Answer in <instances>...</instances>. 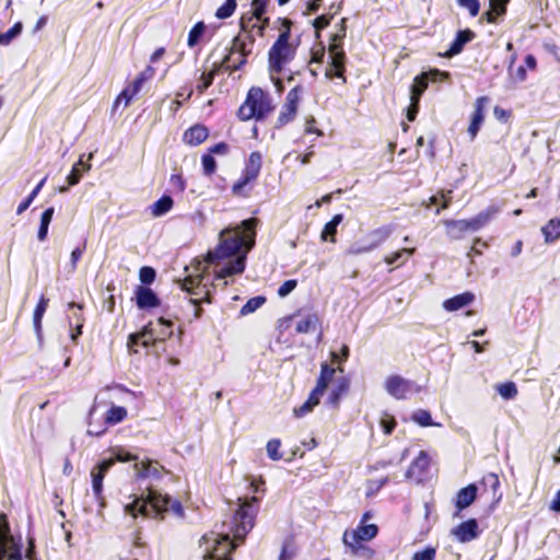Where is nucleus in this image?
Masks as SVG:
<instances>
[{
    "instance_id": "obj_1",
    "label": "nucleus",
    "mask_w": 560,
    "mask_h": 560,
    "mask_svg": "<svg viewBox=\"0 0 560 560\" xmlns=\"http://www.w3.org/2000/svg\"><path fill=\"white\" fill-rule=\"evenodd\" d=\"M238 508L222 523V532H210L199 539L205 547L202 560H233V552L254 528L259 500L256 497L238 499Z\"/></svg>"
},
{
    "instance_id": "obj_2",
    "label": "nucleus",
    "mask_w": 560,
    "mask_h": 560,
    "mask_svg": "<svg viewBox=\"0 0 560 560\" xmlns=\"http://www.w3.org/2000/svg\"><path fill=\"white\" fill-rule=\"evenodd\" d=\"M259 224L257 218L243 220L234 229H225L220 233V242L218 246L210 250L207 259L210 262L229 258L236 255L242 248L243 254H247L256 243V229Z\"/></svg>"
},
{
    "instance_id": "obj_3",
    "label": "nucleus",
    "mask_w": 560,
    "mask_h": 560,
    "mask_svg": "<svg viewBox=\"0 0 560 560\" xmlns=\"http://www.w3.org/2000/svg\"><path fill=\"white\" fill-rule=\"evenodd\" d=\"M125 511L133 518L139 515L144 518L164 520L168 513L178 517L184 516V509L178 500L167 494L149 489L148 493L136 497L131 503L126 504Z\"/></svg>"
},
{
    "instance_id": "obj_4",
    "label": "nucleus",
    "mask_w": 560,
    "mask_h": 560,
    "mask_svg": "<svg viewBox=\"0 0 560 560\" xmlns=\"http://www.w3.org/2000/svg\"><path fill=\"white\" fill-rule=\"evenodd\" d=\"M378 534L376 524H359L355 528L346 529L342 534V542L350 555L365 560H372L375 550L365 542L374 539Z\"/></svg>"
},
{
    "instance_id": "obj_5",
    "label": "nucleus",
    "mask_w": 560,
    "mask_h": 560,
    "mask_svg": "<svg viewBox=\"0 0 560 560\" xmlns=\"http://www.w3.org/2000/svg\"><path fill=\"white\" fill-rule=\"evenodd\" d=\"M275 109L269 93L261 88L253 86L248 90L245 101L237 110V117L242 121L250 119L264 120Z\"/></svg>"
},
{
    "instance_id": "obj_6",
    "label": "nucleus",
    "mask_w": 560,
    "mask_h": 560,
    "mask_svg": "<svg viewBox=\"0 0 560 560\" xmlns=\"http://www.w3.org/2000/svg\"><path fill=\"white\" fill-rule=\"evenodd\" d=\"M301 45V37H277L268 50L269 73L280 74L292 62Z\"/></svg>"
},
{
    "instance_id": "obj_7",
    "label": "nucleus",
    "mask_w": 560,
    "mask_h": 560,
    "mask_svg": "<svg viewBox=\"0 0 560 560\" xmlns=\"http://www.w3.org/2000/svg\"><path fill=\"white\" fill-rule=\"evenodd\" d=\"M262 166V155L258 151L249 154L240 178L232 186V194L238 197H247L245 187L252 185L258 178Z\"/></svg>"
},
{
    "instance_id": "obj_8",
    "label": "nucleus",
    "mask_w": 560,
    "mask_h": 560,
    "mask_svg": "<svg viewBox=\"0 0 560 560\" xmlns=\"http://www.w3.org/2000/svg\"><path fill=\"white\" fill-rule=\"evenodd\" d=\"M342 38L343 37H331V43L328 46L329 62L325 75L328 79H341L345 84L347 83L345 74L347 56L343 50Z\"/></svg>"
},
{
    "instance_id": "obj_9",
    "label": "nucleus",
    "mask_w": 560,
    "mask_h": 560,
    "mask_svg": "<svg viewBox=\"0 0 560 560\" xmlns=\"http://www.w3.org/2000/svg\"><path fill=\"white\" fill-rule=\"evenodd\" d=\"M303 93L304 86L302 84H296L288 92L285 101L279 112L275 128L281 129L295 119Z\"/></svg>"
},
{
    "instance_id": "obj_10",
    "label": "nucleus",
    "mask_w": 560,
    "mask_h": 560,
    "mask_svg": "<svg viewBox=\"0 0 560 560\" xmlns=\"http://www.w3.org/2000/svg\"><path fill=\"white\" fill-rule=\"evenodd\" d=\"M255 37H233L229 54L224 57L223 62L228 68L238 70L245 62L254 47Z\"/></svg>"
},
{
    "instance_id": "obj_11",
    "label": "nucleus",
    "mask_w": 560,
    "mask_h": 560,
    "mask_svg": "<svg viewBox=\"0 0 560 560\" xmlns=\"http://www.w3.org/2000/svg\"><path fill=\"white\" fill-rule=\"evenodd\" d=\"M268 0H253L249 15L243 14L241 18V28L243 32H250L257 27L261 34L262 30L269 24V19L265 16Z\"/></svg>"
},
{
    "instance_id": "obj_12",
    "label": "nucleus",
    "mask_w": 560,
    "mask_h": 560,
    "mask_svg": "<svg viewBox=\"0 0 560 560\" xmlns=\"http://www.w3.org/2000/svg\"><path fill=\"white\" fill-rule=\"evenodd\" d=\"M451 74L447 71L433 68L416 75L410 86V98L421 100V96L429 86V82L448 81Z\"/></svg>"
},
{
    "instance_id": "obj_13",
    "label": "nucleus",
    "mask_w": 560,
    "mask_h": 560,
    "mask_svg": "<svg viewBox=\"0 0 560 560\" xmlns=\"http://www.w3.org/2000/svg\"><path fill=\"white\" fill-rule=\"evenodd\" d=\"M386 392L398 400L406 399L409 394L419 393L421 386L410 380H406L400 375H389L385 381Z\"/></svg>"
},
{
    "instance_id": "obj_14",
    "label": "nucleus",
    "mask_w": 560,
    "mask_h": 560,
    "mask_svg": "<svg viewBox=\"0 0 560 560\" xmlns=\"http://www.w3.org/2000/svg\"><path fill=\"white\" fill-rule=\"evenodd\" d=\"M229 153L230 145L224 141L209 147L207 152L201 155L202 174L207 177L213 176L218 168L217 161L213 155H226Z\"/></svg>"
},
{
    "instance_id": "obj_15",
    "label": "nucleus",
    "mask_w": 560,
    "mask_h": 560,
    "mask_svg": "<svg viewBox=\"0 0 560 560\" xmlns=\"http://www.w3.org/2000/svg\"><path fill=\"white\" fill-rule=\"evenodd\" d=\"M500 211L501 209L499 206L491 205L475 217L470 219H462V221L467 233L477 232L488 225Z\"/></svg>"
},
{
    "instance_id": "obj_16",
    "label": "nucleus",
    "mask_w": 560,
    "mask_h": 560,
    "mask_svg": "<svg viewBox=\"0 0 560 560\" xmlns=\"http://www.w3.org/2000/svg\"><path fill=\"white\" fill-rule=\"evenodd\" d=\"M156 345L158 342L154 338L153 322H149L140 331L130 334L127 342L129 350L133 352H138V346L150 347Z\"/></svg>"
},
{
    "instance_id": "obj_17",
    "label": "nucleus",
    "mask_w": 560,
    "mask_h": 560,
    "mask_svg": "<svg viewBox=\"0 0 560 560\" xmlns=\"http://www.w3.org/2000/svg\"><path fill=\"white\" fill-rule=\"evenodd\" d=\"M481 530L476 518L462 522L452 529V534L458 542L466 544L477 539Z\"/></svg>"
},
{
    "instance_id": "obj_18",
    "label": "nucleus",
    "mask_w": 560,
    "mask_h": 560,
    "mask_svg": "<svg viewBox=\"0 0 560 560\" xmlns=\"http://www.w3.org/2000/svg\"><path fill=\"white\" fill-rule=\"evenodd\" d=\"M115 465V459H104L91 471L92 489L95 498L103 503V480L108 470Z\"/></svg>"
},
{
    "instance_id": "obj_19",
    "label": "nucleus",
    "mask_w": 560,
    "mask_h": 560,
    "mask_svg": "<svg viewBox=\"0 0 560 560\" xmlns=\"http://www.w3.org/2000/svg\"><path fill=\"white\" fill-rule=\"evenodd\" d=\"M481 494L487 495L492 504H497L502 499L500 490V479L495 472H488L479 481Z\"/></svg>"
},
{
    "instance_id": "obj_20",
    "label": "nucleus",
    "mask_w": 560,
    "mask_h": 560,
    "mask_svg": "<svg viewBox=\"0 0 560 560\" xmlns=\"http://www.w3.org/2000/svg\"><path fill=\"white\" fill-rule=\"evenodd\" d=\"M489 103L488 96H479L476 98L474 104V112L471 114L470 124L468 126V135L470 136V139L474 140L485 120V108L487 104Z\"/></svg>"
},
{
    "instance_id": "obj_21",
    "label": "nucleus",
    "mask_w": 560,
    "mask_h": 560,
    "mask_svg": "<svg viewBox=\"0 0 560 560\" xmlns=\"http://www.w3.org/2000/svg\"><path fill=\"white\" fill-rule=\"evenodd\" d=\"M431 458L425 451H420L419 454L410 463L406 477L409 479L421 480L428 472L430 467Z\"/></svg>"
},
{
    "instance_id": "obj_22",
    "label": "nucleus",
    "mask_w": 560,
    "mask_h": 560,
    "mask_svg": "<svg viewBox=\"0 0 560 560\" xmlns=\"http://www.w3.org/2000/svg\"><path fill=\"white\" fill-rule=\"evenodd\" d=\"M477 492L478 487L475 483H469L468 486L458 490L455 497V516H459L465 509H467L475 502L477 498Z\"/></svg>"
},
{
    "instance_id": "obj_23",
    "label": "nucleus",
    "mask_w": 560,
    "mask_h": 560,
    "mask_svg": "<svg viewBox=\"0 0 560 560\" xmlns=\"http://www.w3.org/2000/svg\"><path fill=\"white\" fill-rule=\"evenodd\" d=\"M209 137V129L202 124H195L183 133V142L189 147H197L203 143Z\"/></svg>"
},
{
    "instance_id": "obj_24",
    "label": "nucleus",
    "mask_w": 560,
    "mask_h": 560,
    "mask_svg": "<svg viewBox=\"0 0 560 560\" xmlns=\"http://www.w3.org/2000/svg\"><path fill=\"white\" fill-rule=\"evenodd\" d=\"M511 0H489V10L481 15L480 21L498 24L506 14V5Z\"/></svg>"
},
{
    "instance_id": "obj_25",
    "label": "nucleus",
    "mask_w": 560,
    "mask_h": 560,
    "mask_svg": "<svg viewBox=\"0 0 560 560\" xmlns=\"http://www.w3.org/2000/svg\"><path fill=\"white\" fill-rule=\"evenodd\" d=\"M350 390V380L347 376L338 378L336 385L330 390L327 404L335 409L339 408L341 399L348 395Z\"/></svg>"
},
{
    "instance_id": "obj_26",
    "label": "nucleus",
    "mask_w": 560,
    "mask_h": 560,
    "mask_svg": "<svg viewBox=\"0 0 560 560\" xmlns=\"http://www.w3.org/2000/svg\"><path fill=\"white\" fill-rule=\"evenodd\" d=\"M137 306L139 308H153L161 304L158 295L148 287L138 285L136 290Z\"/></svg>"
},
{
    "instance_id": "obj_27",
    "label": "nucleus",
    "mask_w": 560,
    "mask_h": 560,
    "mask_svg": "<svg viewBox=\"0 0 560 560\" xmlns=\"http://www.w3.org/2000/svg\"><path fill=\"white\" fill-rule=\"evenodd\" d=\"M246 267V254L238 255L234 260L225 264L215 272L217 279H225L228 277L243 273Z\"/></svg>"
},
{
    "instance_id": "obj_28",
    "label": "nucleus",
    "mask_w": 560,
    "mask_h": 560,
    "mask_svg": "<svg viewBox=\"0 0 560 560\" xmlns=\"http://www.w3.org/2000/svg\"><path fill=\"white\" fill-rule=\"evenodd\" d=\"M475 300L474 293L466 291L455 296H452L443 302V307L448 312L458 311Z\"/></svg>"
},
{
    "instance_id": "obj_29",
    "label": "nucleus",
    "mask_w": 560,
    "mask_h": 560,
    "mask_svg": "<svg viewBox=\"0 0 560 560\" xmlns=\"http://www.w3.org/2000/svg\"><path fill=\"white\" fill-rule=\"evenodd\" d=\"M541 234L546 244H553L560 240V215L551 218L541 226Z\"/></svg>"
},
{
    "instance_id": "obj_30",
    "label": "nucleus",
    "mask_w": 560,
    "mask_h": 560,
    "mask_svg": "<svg viewBox=\"0 0 560 560\" xmlns=\"http://www.w3.org/2000/svg\"><path fill=\"white\" fill-rule=\"evenodd\" d=\"M48 304L49 299L45 295H42L33 313V326L38 338H40L43 334L42 320L48 308Z\"/></svg>"
},
{
    "instance_id": "obj_31",
    "label": "nucleus",
    "mask_w": 560,
    "mask_h": 560,
    "mask_svg": "<svg viewBox=\"0 0 560 560\" xmlns=\"http://www.w3.org/2000/svg\"><path fill=\"white\" fill-rule=\"evenodd\" d=\"M154 338L156 342H164L173 335V323L164 317H160L153 322Z\"/></svg>"
},
{
    "instance_id": "obj_32",
    "label": "nucleus",
    "mask_w": 560,
    "mask_h": 560,
    "mask_svg": "<svg viewBox=\"0 0 560 560\" xmlns=\"http://www.w3.org/2000/svg\"><path fill=\"white\" fill-rule=\"evenodd\" d=\"M442 224L445 228V233L451 240H462L466 234V228L463 224L462 219H445L442 221Z\"/></svg>"
},
{
    "instance_id": "obj_33",
    "label": "nucleus",
    "mask_w": 560,
    "mask_h": 560,
    "mask_svg": "<svg viewBox=\"0 0 560 560\" xmlns=\"http://www.w3.org/2000/svg\"><path fill=\"white\" fill-rule=\"evenodd\" d=\"M343 214L337 213L335 214L329 222L324 225V229L320 233V240L323 242L336 243L337 235V226L342 222Z\"/></svg>"
},
{
    "instance_id": "obj_34",
    "label": "nucleus",
    "mask_w": 560,
    "mask_h": 560,
    "mask_svg": "<svg viewBox=\"0 0 560 560\" xmlns=\"http://www.w3.org/2000/svg\"><path fill=\"white\" fill-rule=\"evenodd\" d=\"M337 370H339L340 372L343 371L341 366L335 369L327 362H323L320 364V372L316 381V386H318L323 390H326L329 383L332 381Z\"/></svg>"
},
{
    "instance_id": "obj_35",
    "label": "nucleus",
    "mask_w": 560,
    "mask_h": 560,
    "mask_svg": "<svg viewBox=\"0 0 560 560\" xmlns=\"http://www.w3.org/2000/svg\"><path fill=\"white\" fill-rule=\"evenodd\" d=\"M128 416V411L122 406H112L104 416V422L106 425L113 427L122 422Z\"/></svg>"
},
{
    "instance_id": "obj_36",
    "label": "nucleus",
    "mask_w": 560,
    "mask_h": 560,
    "mask_svg": "<svg viewBox=\"0 0 560 560\" xmlns=\"http://www.w3.org/2000/svg\"><path fill=\"white\" fill-rule=\"evenodd\" d=\"M174 206V200L168 195H163L160 199L150 206L151 214L159 218L170 212Z\"/></svg>"
},
{
    "instance_id": "obj_37",
    "label": "nucleus",
    "mask_w": 560,
    "mask_h": 560,
    "mask_svg": "<svg viewBox=\"0 0 560 560\" xmlns=\"http://www.w3.org/2000/svg\"><path fill=\"white\" fill-rule=\"evenodd\" d=\"M219 71V67L217 65L213 66V68L209 71H202L197 79V83L195 86L196 92L201 95L205 93V91L212 85L213 80Z\"/></svg>"
},
{
    "instance_id": "obj_38",
    "label": "nucleus",
    "mask_w": 560,
    "mask_h": 560,
    "mask_svg": "<svg viewBox=\"0 0 560 560\" xmlns=\"http://www.w3.org/2000/svg\"><path fill=\"white\" fill-rule=\"evenodd\" d=\"M416 253L415 247L410 248H401L397 252H393L384 257V262L387 265H396V267L404 266L407 261V258H404L405 255L412 256Z\"/></svg>"
},
{
    "instance_id": "obj_39",
    "label": "nucleus",
    "mask_w": 560,
    "mask_h": 560,
    "mask_svg": "<svg viewBox=\"0 0 560 560\" xmlns=\"http://www.w3.org/2000/svg\"><path fill=\"white\" fill-rule=\"evenodd\" d=\"M91 168L90 164L82 161V158L72 166L69 175L67 176V183L69 186H74L81 180L83 173Z\"/></svg>"
},
{
    "instance_id": "obj_40",
    "label": "nucleus",
    "mask_w": 560,
    "mask_h": 560,
    "mask_svg": "<svg viewBox=\"0 0 560 560\" xmlns=\"http://www.w3.org/2000/svg\"><path fill=\"white\" fill-rule=\"evenodd\" d=\"M68 308L72 311L71 315H69V326L72 328L73 326H84L85 317L83 315L84 305L81 303L70 302L68 304Z\"/></svg>"
},
{
    "instance_id": "obj_41",
    "label": "nucleus",
    "mask_w": 560,
    "mask_h": 560,
    "mask_svg": "<svg viewBox=\"0 0 560 560\" xmlns=\"http://www.w3.org/2000/svg\"><path fill=\"white\" fill-rule=\"evenodd\" d=\"M318 324V316L316 314H308L296 323L295 331L298 334H307L314 331Z\"/></svg>"
},
{
    "instance_id": "obj_42",
    "label": "nucleus",
    "mask_w": 560,
    "mask_h": 560,
    "mask_svg": "<svg viewBox=\"0 0 560 560\" xmlns=\"http://www.w3.org/2000/svg\"><path fill=\"white\" fill-rule=\"evenodd\" d=\"M55 209L54 207L47 208L40 217V224L37 232V237L39 241H45L48 234V226L51 222Z\"/></svg>"
},
{
    "instance_id": "obj_43",
    "label": "nucleus",
    "mask_w": 560,
    "mask_h": 560,
    "mask_svg": "<svg viewBox=\"0 0 560 560\" xmlns=\"http://www.w3.org/2000/svg\"><path fill=\"white\" fill-rule=\"evenodd\" d=\"M201 280V276H188L184 280H182L180 288L182 290L186 291L189 294L199 295L198 289L200 287Z\"/></svg>"
},
{
    "instance_id": "obj_44",
    "label": "nucleus",
    "mask_w": 560,
    "mask_h": 560,
    "mask_svg": "<svg viewBox=\"0 0 560 560\" xmlns=\"http://www.w3.org/2000/svg\"><path fill=\"white\" fill-rule=\"evenodd\" d=\"M472 38L474 37H456L451 47L446 51L440 52L439 56L451 58L459 54L463 50L465 44L470 42Z\"/></svg>"
},
{
    "instance_id": "obj_45",
    "label": "nucleus",
    "mask_w": 560,
    "mask_h": 560,
    "mask_svg": "<svg viewBox=\"0 0 560 560\" xmlns=\"http://www.w3.org/2000/svg\"><path fill=\"white\" fill-rule=\"evenodd\" d=\"M497 392L506 400L513 399L517 396V387L514 382H505L497 385Z\"/></svg>"
},
{
    "instance_id": "obj_46",
    "label": "nucleus",
    "mask_w": 560,
    "mask_h": 560,
    "mask_svg": "<svg viewBox=\"0 0 560 560\" xmlns=\"http://www.w3.org/2000/svg\"><path fill=\"white\" fill-rule=\"evenodd\" d=\"M429 200L430 205H440L435 210V214H440L442 210L451 206L452 197L447 196L444 191H440L439 195L431 196Z\"/></svg>"
},
{
    "instance_id": "obj_47",
    "label": "nucleus",
    "mask_w": 560,
    "mask_h": 560,
    "mask_svg": "<svg viewBox=\"0 0 560 560\" xmlns=\"http://www.w3.org/2000/svg\"><path fill=\"white\" fill-rule=\"evenodd\" d=\"M266 303V298L262 295H257L250 298L241 308L242 315H248L258 310L261 305Z\"/></svg>"
},
{
    "instance_id": "obj_48",
    "label": "nucleus",
    "mask_w": 560,
    "mask_h": 560,
    "mask_svg": "<svg viewBox=\"0 0 560 560\" xmlns=\"http://www.w3.org/2000/svg\"><path fill=\"white\" fill-rule=\"evenodd\" d=\"M411 420L418 423L420 427L434 425L430 411L425 409L416 410L411 416Z\"/></svg>"
},
{
    "instance_id": "obj_49",
    "label": "nucleus",
    "mask_w": 560,
    "mask_h": 560,
    "mask_svg": "<svg viewBox=\"0 0 560 560\" xmlns=\"http://www.w3.org/2000/svg\"><path fill=\"white\" fill-rule=\"evenodd\" d=\"M281 441L279 439H271L267 442L266 450L270 459L280 460L283 454L280 452Z\"/></svg>"
},
{
    "instance_id": "obj_50",
    "label": "nucleus",
    "mask_w": 560,
    "mask_h": 560,
    "mask_svg": "<svg viewBox=\"0 0 560 560\" xmlns=\"http://www.w3.org/2000/svg\"><path fill=\"white\" fill-rule=\"evenodd\" d=\"M135 467L138 470V476L141 478H145L149 476H159V469L152 468L150 460H142L140 463H136Z\"/></svg>"
},
{
    "instance_id": "obj_51",
    "label": "nucleus",
    "mask_w": 560,
    "mask_h": 560,
    "mask_svg": "<svg viewBox=\"0 0 560 560\" xmlns=\"http://www.w3.org/2000/svg\"><path fill=\"white\" fill-rule=\"evenodd\" d=\"M236 5V0H225V2L218 8L215 16L221 20L230 18L234 13Z\"/></svg>"
},
{
    "instance_id": "obj_52",
    "label": "nucleus",
    "mask_w": 560,
    "mask_h": 560,
    "mask_svg": "<svg viewBox=\"0 0 560 560\" xmlns=\"http://www.w3.org/2000/svg\"><path fill=\"white\" fill-rule=\"evenodd\" d=\"M393 233L390 225H383L372 231V235L375 237L374 246H377L386 242Z\"/></svg>"
},
{
    "instance_id": "obj_53",
    "label": "nucleus",
    "mask_w": 560,
    "mask_h": 560,
    "mask_svg": "<svg viewBox=\"0 0 560 560\" xmlns=\"http://www.w3.org/2000/svg\"><path fill=\"white\" fill-rule=\"evenodd\" d=\"M459 8L466 10L470 16H477L480 11L479 0H456Z\"/></svg>"
},
{
    "instance_id": "obj_54",
    "label": "nucleus",
    "mask_w": 560,
    "mask_h": 560,
    "mask_svg": "<svg viewBox=\"0 0 560 560\" xmlns=\"http://www.w3.org/2000/svg\"><path fill=\"white\" fill-rule=\"evenodd\" d=\"M384 434L390 435L397 425L395 417L390 413L385 412L380 421Z\"/></svg>"
},
{
    "instance_id": "obj_55",
    "label": "nucleus",
    "mask_w": 560,
    "mask_h": 560,
    "mask_svg": "<svg viewBox=\"0 0 560 560\" xmlns=\"http://www.w3.org/2000/svg\"><path fill=\"white\" fill-rule=\"evenodd\" d=\"M326 55V47L322 43H316L311 49V62L322 63Z\"/></svg>"
},
{
    "instance_id": "obj_56",
    "label": "nucleus",
    "mask_w": 560,
    "mask_h": 560,
    "mask_svg": "<svg viewBox=\"0 0 560 560\" xmlns=\"http://www.w3.org/2000/svg\"><path fill=\"white\" fill-rule=\"evenodd\" d=\"M156 277V272L152 267L144 266L140 268L139 278L143 284H151Z\"/></svg>"
},
{
    "instance_id": "obj_57",
    "label": "nucleus",
    "mask_w": 560,
    "mask_h": 560,
    "mask_svg": "<svg viewBox=\"0 0 560 560\" xmlns=\"http://www.w3.org/2000/svg\"><path fill=\"white\" fill-rule=\"evenodd\" d=\"M316 125H317V121L313 116L307 117L305 120V129H304L305 133L323 137L324 132L319 128H317Z\"/></svg>"
},
{
    "instance_id": "obj_58",
    "label": "nucleus",
    "mask_w": 560,
    "mask_h": 560,
    "mask_svg": "<svg viewBox=\"0 0 560 560\" xmlns=\"http://www.w3.org/2000/svg\"><path fill=\"white\" fill-rule=\"evenodd\" d=\"M436 551L433 547H427L421 551H417L412 556V560H434Z\"/></svg>"
},
{
    "instance_id": "obj_59",
    "label": "nucleus",
    "mask_w": 560,
    "mask_h": 560,
    "mask_svg": "<svg viewBox=\"0 0 560 560\" xmlns=\"http://www.w3.org/2000/svg\"><path fill=\"white\" fill-rule=\"evenodd\" d=\"M298 285V281L295 279H290L284 281L278 289V295L280 298H284L290 294Z\"/></svg>"
},
{
    "instance_id": "obj_60",
    "label": "nucleus",
    "mask_w": 560,
    "mask_h": 560,
    "mask_svg": "<svg viewBox=\"0 0 560 560\" xmlns=\"http://www.w3.org/2000/svg\"><path fill=\"white\" fill-rule=\"evenodd\" d=\"M331 19H332V16L323 14L320 16H317L313 21V26L315 28L316 35H319V32L329 25Z\"/></svg>"
},
{
    "instance_id": "obj_61",
    "label": "nucleus",
    "mask_w": 560,
    "mask_h": 560,
    "mask_svg": "<svg viewBox=\"0 0 560 560\" xmlns=\"http://www.w3.org/2000/svg\"><path fill=\"white\" fill-rule=\"evenodd\" d=\"M420 109V100L410 98V104L407 108L406 117L409 121H413Z\"/></svg>"
},
{
    "instance_id": "obj_62",
    "label": "nucleus",
    "mask_w": 560,
    "mask_h": 560,
    "mask_svg": "<svg viewBox=\"0 0 560 560\" xmlns=\"http://www.w3.org/2000/svg\"><path fill=\"white\" fill-rule=\"evenodd\" d=\"M493 115L499 121L505 124L512 117V112L500 106H494Z\"/></svg>"
},
{
    "instance_id": "obj_63",
    "label": "nucleus",
    "mask_w": 560,
    "mask_h": 560,
    "mask_svg": "<svg viewBox=\"0 0 560 560\" xmlns=\"http://www.w3.org/2000/svg\"><path fill=\"white\" fill-rule=\"evenodd\" d=\"M324 393H325V390H323L322 388H319L318 386L315 385L313 390L310 393L308 398L306 399V402L310 404L312 407L317 406L319 404L320 397L323 396Z\"/></svg>"
},
{
    "instance_id": "obj_64",
    "label": "nucleus",
    "mask_w": 560,
    "mask_h": 560,
    "mask_svg": "<svg viewBox=\"0 0 560 560\" xmlns=\"http://www.w3.org/2000/svg\"><path fill=\"white\" fill-rule=\"evenodd\" d=\"M131 100L132 98L127 93L126 89H124L114 101L113 110H116L121 103H124V107H127L130 104Z\"/></svg>"
}]
</instances>
